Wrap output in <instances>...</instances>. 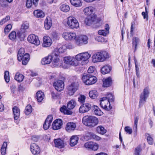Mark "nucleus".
<instances>
[{"mask_svg": "<svg viewBox=\"0 0 155 155\" xmlns=\"http://www.w3.org/2000/svg\"><path fill=\"white\" fill-rule=\"evenodd\" d=\"M109 58L108 53L106 51L97 52L92 57V60L94 63L102 62Z\"/></svg>", "mask_w": 155, "mask_h": 155, "instance_id": "f257e3e1", "label": "nucleus"}, {"mask_svg": "<svg viewBox=\"0 0 155 155\" xmlns=\"http://www.w3.org/2000/svg\"><path fill=\"white\" fill-rule=\"evenodd\" d=\"M98 121L96 117L92 116H85L83 118V123L86 126L93 127L97 125Z\"/></svg>", "mask_w": 155, "mask_h": 155, "instance_id": "f03ea898", "label": "nucleus"}, {"mask_svg": "<svg viewBox=\"0 0 155 155\" xmlns=\"http://www.w3.org/2000/svg\"><path fill=\"white\" fill-rule=\"evenodd\" d=\"M75 57L70 56L63 58V61L65 64L62 65V67L65 69L68 68L70 66H75L78 65V62L75 61Z\"/></svg>", "mask_w": 155, "mask_h": 155, "instance_id": "7ed1b4c3", "label": "nucleus"}, {"mask_svg": "<svg viewBox=\"0 0 155 155\" xmlns=\"http://www.w3.org/2000/svg\"><path fill=\"white\" fill-rule=\"evenodd\" d=\"M83 82L87 85H90L95 83L97 81L96 77L90 74L84 75L82 77Z\"/></svg>", "mask_w": 155, "mask_h": 155, "instance_id": "20e7f679", "label": "nucleus"}, {"mask_svg": "<svg viewBox=\"0 0 155 155\" xmlns=\"http://www.w3.org/2000/svg\"><path fill=\"white\" fill-rule=\"evenodd\" d=\"M52 66L53 67H58L62 65V60L60 59L58 53L55 52L52 53Z\"/></svg>", "mask_w": 155, "mask_h": 155, "instance_id": "39448f33", "label": "nucleus"}, {"mask_svg": "<svg viewBox=\"0 0 155 155\" xmlns=\"http://www.w3.org/2000/svg\"><path fill=\"white\" fill-rule=\"evenodd\" d=\"M149 89L148 87L145 88L143 92L141 94L140 96L139 107L142 106L146 102V100L149 96Z\"/></svg>", "mask_w": 155, "mask_h": 155, "instance_id": "423d86ee", "label": "nucleus"}, {"mask_svg": "<svg viewBox=\"0 0 155 155\" xmlns=\"http://www.w3.org/2000/svg\"><path fill=\"white\" fill-rule=\"evenodd\" d=\"M67 24L71 29H77L79 27V24L77 19L72 16L67 18Z\"/></svg>", "mask_w": 155, "mask_h": 155, "instance_id": "0eeeda50", "label": "nucleus"}, {"mask_svg": "<svg viewBox=\"0 0 155 155\" xmlns=\"http://www.w3.org/2000/svg\"><path fill=\"white\" fill-rule=\"evenodd\" d=\"M91 56V55L87 52H83L78 54L75 56V59L77 61L84 62L87 61Z\"/></svg>", "mask_w": 155, "mask_h": 155, "instance_id": "6e6552de", "label": "nucleus"}, {"mask_svg": "<svg viewBox=\"0 0 155 155\" xmlns=\"http://www.w3.org/2000/svg\"><path fill=\"white\" fill-rule=\"evenodd\" d=\"M78 84L77 82L72 83L67 87L68 92L70 95H73L78 90Z\"/></svg>", "mask_w": 155, "mask_h": 155, "instance_id": "1a4fd4ad", "label": "nucleus"}, {"mask_svg": "<svg viewBox=\"0 0 155 155\" xmlns=\"http://www.w3.org/2000/svg\"><path fill=\"white\" fill-rule=\"evenodd\" d=\"M100 104L102 108L107 110H109L111 108L110 102L104 97L101 98Z\"/></svg>", "mask_w": 155, "mask_h": 155, "instance_id": "9d476101", "label": "nucleus"}, {"mask_svg": "<svg viewBox=\"0 0 155 155\" xmlns=\"http://www.w3.org/2000/svg\"><path fill=\"white\" fill-rule=\"evenodd\" d=\"M62 37L66 40L72 41L77 38L76 34L74 32H64L62 35Z\"/></svg>", "mask_w": 155, "mask_h": 155, "instance_id": "9b49d317", "label": "nucleus"}, {"mask_svg": "<svg viewBox=\"0 0 155 155\" xmlns=\"http://www.w3.org/2000/svg\"><path fill=\"white\" fill-rule=\"evenodd\" d=\"M28 41L30 43L38 46L40 44L38 37L34 34L29 35L27 38Z\"/></svg>", "mask_w": 155, "mask_h": 155, "instance_id": "f8f14e48", "label": "nucleus"}, {"mask_svg": "<svg viewBox=\"0 0 155 155\" xmlns=\"http://www.w3.org/2000/svg\"><path fill=\"white\" fill-rule=\"evenodd\" d=\"M88 38L87 36L81 35L77 37L76 39V43L79 45H81L82 44H86L88 43Z\"/></svg>", "mask_w": 155, "mask_h": 155, "instance_id": "ddd939ff", "label": "nucleus"}, {"mask_svg": "<svg viewBox=\"0 0 155 155\" xmlns=\"http://www.w3.org/2000/svg\"><path fill=\"white\" fill-rule=\"evenodd\" d=\"M63 124L62 120L60 119L55 120L53 123L52 128L54 130L60 129Z\"/></svg>", "mask_w": 155, "mask_h": 155, "instance_id": "4468645a", "label": "nucleus"}, {"mask_svg": "<svg viewBox=\"0 0 155 155\" xmlns=\"http://www.w3.org/2000/svg\"><path fill=\"white\" fill-rule=\"evenodd\" d=\"M53 86L57 91H61L64 89V85L62 81L58 80L54 82Z\"/></svg>", "mask_w": 155, "mask_h": 155, "instance_id": "2eb2a0df", "label": "nucleus"}, {"mask_svg": "<svg viewBox=\"0 0 155 155\" xmlns=\"http://www.w3.org/2000/svg\"><path fill=\"white\" fill-rule=\"evenodd\" d=\"M84 147L93 150H97L98 148V144L92 142H87L84 145Z\"/></svg>", "mask_w": 155, "mask_h": 155, "instance_id": "dca6fc26", "label": "nucleus"}, {"mask_svg": "<svg viewBox=\"0 0 155 155\" xmlns=\"http://www.w3.org/2000/svg\"><path fill=\"white\" fill-rule=\"evenodd\" d=\"M42 46L44 47H49L51 46L52 41L51 39L48 36H45L43 38Z\"/></svg>", "mask_w": 155, "mask_h": 155, "instance_id": "f3484780", "label": "nucleus"}, {"mask_svg": "<svg viewBox=\"0 0 155 155\" xmlns=\"http://www.w3.org/2000/svg\"><path fill=\"white\" fill-rule=\"evenodd\" d=\"M30 150L34 155L38 154L40 152V149L39 147L35 143H32L31 144Z\"/></svg>", "mask_w": 155, "mask_h": 155, "instance_id": "a211bd4d", "label": "nucleus"}, {"mask_svg": "<svg viewBox=\"0 0 155 155\" xmlns=\"http://www.w3.org/2000/svg\"><path fill=\"white\" fill-rule=\"evenodd\" d=\"M91 107V105L89 103H86L83 104L79 108V112L81 113H84L90 110Z\"/></svg>", "mask_w": 155, "mask_h": 155, "instance_id": "6ab92c4d", "label": "nucleus"}, {"mask_svg": "<svg viewBox=\"0 0 155 155\" xmlns=\"http://www.w3.org/2000/svg\"><path fill=\"white\" fill-rule=\"evenodd\" d=\"M53 120V117L51 115H49L46 119L44 124V129L46 130L48 129L51 125Z\"/></svg>", "mask_w": 155, "mask_h": 155, "instance_id": "aec40b11", "label": "nucleus"}, {"mask_svg": "<svg viewBox=\"0 0 155 155\" xmlns=\"http://www.w3.org/2000/svg\"><path fill=\"white\" fill-rule=\"evenodd\" d=\"M21 35V33L19 31L16 33L15 31H13L9 34L8 37L10 39L14 40L17 38H20Z\"/></svg>", "mask_w": 155, "mask_h": 155, "instance_id": "412c9836", "label": "nucleus"}, {"mask_svg": "<svg viewBox=\"0 0 155 155\" xmlns=\"http://www.w3.org/2000/svg\"><path fill=\"white\" fill-rule=\"evenodd\" d=\"M76 127L75 123L72 122H68L66 125V130L69 132H70L75 130Z\"/></svg>", "mask_w": 155, "mask_h": 155, "instance_id": "4be33fe9", "label": "nucleus"}, {"mask_svg": "<svg viewBox=\"0 0 155 155\" xmlns=\"http://www.w3.org/2000/svg\"><path fill=\"white\" fill-rule=\"evenodd\" d=\"M52 59V54H51L42 58L41 60V63L43 65L49 64L51 62Z\"/></svg>", "mask_w": 155, "mask_h": 155, "instance_id": "5701e85b", "label": "nucleus"}, {"mask_svg": "<svg viewBox=\"0 0 155 155\" xmlns=\"http://www.w3.org/2000/svg\"><path fill=\"white\" fill-rule=\"evenodd\" d=\"M94 10V8L92 6H89L85 8L83 11L86 15H90L93 13Z\"/></svg>", "mask_w": 155, "mask_h": 155, "instance_id": "b1692460", "label": "nucleus"}, {"mask_svg": "<svg viewBox=\"0 0 155 155\" xmlns=\"http://www.w3.org/2000/svg\"><path fill=\"white\" fill-rule=\"evenodd\" d=\"M109 25L106 24L105 25V29L99 30L98 31V33L99 35L106 36L109 33Z\"/></svg>", "mask_w": 155, "mask_h": 155, "instance_id": "393cba45", "label": "nucleus"}, {"mask_svg": "<svg viewBox=\"0 0 155 155\" xmlns=\"http://www.w3.org/2000/svg\"><path fill=\"white\" fill-rule=\"evenodd\" d=\"M54 142L55 147L58 148H62L64 147V143L63 140L60 138L54 139Z\"/></svg>", "mask_w": 155, "mask_h": 155, "instance_id": "a878e982", "label": "nucleus"}, {"mask_svg": "<svg viewBox=\"0 0 155 155\" xmlns=\"http://www.w3.org/2000/svg\"><path fill=\"white\" fill-rule=\"evenodd\" d=\"M12 110L14 119L15 120H18L20 115L19 109L17 107H14L13 108Z\"/></svg>", "mask_w": 155, "mask_h": 155, "instance_id": "bb28decb", "label": "nucleus"}, {"mask_svg": "<svg viewBox=\"0 0 155 155\" xmlns=\"http://www.w3.org/2000/svg\"><path fill=\"white\" fill-rule=\"evenodd\" d=\"M79 138L78 136H72L70 140V145L71 147L75 146L78 143Z\"/></svg>", "mask_w": 155, "mask_h": 155, "instance_id": "cd10ccee", "label": "nucleus"}, {"mask_svg": "<svg viewBox=\"0 0 155 155\" xmlns=\"http://www.w3.org/2000/svg\"><path fill=\"white\" fill-rule=\"evenodd\" d=\"M52 26L51 20L50 17H47L44 21V26L47 30L49 29Z\"/></svg>", "mask_w": 155, "mask_h": 155, "instance_id": "c85d7f7f", "label": "nucleus"}, {"mask_svg": "<svg viewBox=\"0 0 155 155\" xmlns=\"http://www.w3.org/2000/svg\"><path fill=\"white\" fill-rule=\"evenodd\" d=\"M45 97L43 92L41 91H38L36 95V98L38 102H41Z\"/></svg>", "mask_w": 155, "mask_h": 155, "instance_id": "c756f323", "label": "nucleus"}, {"mask_svg": "<svg viewBox=\"0 0 155 155\" xmlns=\"http://www.w3.org/2000/svg\"><path fill=\"white\" fill-rule=\"evenodd\" d=\"M70 1L71 4L76 7L79 8L82 5L81 0H70Z\"/></svg>", "mask_w": 155, "mask_h": 155, "instance_id": "7c9ffc66", "label": "nucleus"}, {"mask_svg": "<svg viewBox=\"0 0 155 155\" xmlns=\"http://www.w3.org/2000/svg\"><path fill=\"white\" fill-rule=\"evenodd\" d=\"M60 9L62 12H67L70 10V8L67 4H61L59 7Z\"/></svg>", "mask_w": 155, "mask_h": 155, "instance_id": "2f4dec72", "label": "nucleus"}, {"mask_svg": "<svg viewBox=\"0 0 155 155\" xmlns=\"http://www.w3.org/2000/svg\"><path fill=\"white\" fill-rule=\"evenodd\" d=\"M29 54L28 53L25 54L24 55L22 56L21 61L22 64L24 65H26L30 59Z\"/></svg>", "mask_w": 155, "mask_h": 155, "instance_id": "473e14b6", "label": "nucleus"}, {"mask_svg": "<svg viewBox=\"0 0 155 155\" xmlns=\"http://www.w3.org/2000/svg\"><path fill=\"white\" fill-rule=\"evenodd\" d=\"M33 13L34 16L37 18H43L45 16L44 13L41 10H35Z\"/></svg>", "mask_w": 155, "mask_h": 155, "instance_id": "72a5a7b5", "label": "nucleus"}, {"mask_svg": "<svg viewBox=\"0 0 155 155\" xmlns=\"http://www.w3.org/2000/svg\"><path fill=\"white\" fill-rule=\"evenodd\" d=\"M139 119V117L137 116L135 117L134 118V123L133 129L135 135H137V124Z\"/></svg>", "mask_w": 155, "mask_h": 155, "instance_id": "f704fd0d", "label": "nucleus"}, {"mask_svg": "<svg viewBox=\"0 0 155 155\" xmlns=\"http://www.w3.org/2000/svg\"><path fill=\"white\" fill-rule=\"evenodd\" d=\"M60 110L61 113L65 114L71 115L72 113V112L71 110L67 109L65 105L61 107Z\"/></svg>", "mask_w": 155, "mask_h": 155, "instance_id": "c9c22d12", "label": "nucleus"}, {"mask_svg": "<svg viewBox=\"0 0 155 155\" xmlns=\"http://www.w3.org/2000/svg\"><path fill=\"white\" fill-rule=\"evenodd\" d=\"M76 103L74 99H72L68 103L67 108L68 109L71 110L73 109L76 105Z\"/></svg>", "mask_w": 155, "mask_h": 155, "instance_id": "e433bc0d", "label": "nucleus"}, {"mask_svg": "<svg viewBox=\"0 0 155 155\" xmlns=\"http://www.w3.org/2000/svg\"><path fill=\"white\" fill-rule=\"evenodd\" d=\"M112 82L111 78L109 77L103 80V86L104 87H108L111 84Z\"/></svg>", "mask_w": 155, "mask_h": 155, "instance_id": "4c0bfd02", "label": "nucleus"}, {"mask_svg": "<svg viewBox=\"0 0 155 155\" xmlns=\"http://www.w3.org/2000/svg\"><path fill=\"white\" fill-rule=\"evenodd\" d=\"M24 78V76L19 72L16 73L15 77V79L19 82L22 81Z\"/></svg>", "mask_w": 155, "mask_h": 155, "instance_id": "58836bf2", "label": "nucleus"}, {"mask_svg": "<svg viewBox=\"0 0 155 155\" xmlns=\"http://www.w3.org/2000/svg\"><path fill=\"white\" fill-rule=\"evenodd\" d=\"M111 69V67L108 65H106L103 67L101 69V73L104 74L109 73Z\"/></svg>", "mask_w": 155, "mask_h": 155, "instance_id": "ea45409f", "label": "nucleus"}, {"mask_svg": "<svg viewBox=\"0 0 155 155\" xmlns=\"http://www.w3.org/2000/svg\"><path fill=\"white\" fill-rule=\"evenodd\" d=\"M140 42V39L138 37H134L132 39V46L135 47V51L136 50L137 46Z\"/></svg>", "mask_w": 155, "mask_h": 155, "instance_id": "a19ab883", "label": "nucleus"}, {"mask_svg": "<svg viewBox=\"0 0 155 155\" xmlns=\"http://www.w3.org/2000/svg\"><path fill=\"white\" fill-rule=\"evenodd\" d=\"M25 50L24 48H21L20 49L17 55V58L18 61H21L22 56L25 54Z\"/></svg>", "mask_w": 155, "mask_h": 155, "instance_id": "79ce46f5", "label": "nucleus"}, {"mask_svg": "<svg viewBox=\"0 0 155 155\" xmlns=\"http://www.w3.org/2000/svg\"><path fill=\"white\" fill-rule=\"evenodd\" d=\"M66 49V47L65 46H61L58 48H57L55 49L53 52H55L57 53H58L59 55L60 53H63L64 52Z\"/></svg>", "mask_w": 155, "mask_h": 155, "instance_id": "37998d69", "label": "nucleus"}, {"mask_svg": "<svg viewBox=\"0 0 155 155\" xmlns=\"http://www.w3.org/2000/svg\"><path fill=\"white\" fill-rule=\"evenodd\" d=\"M98 95V93L95 90L90 91L89 92V96L92 99H95Z\"/></svg>", "mask_w": 155, "mask_h": 155, "instance_id": "c03bdc74", "label": "nucleus"}, {"mask_svg": "<svg viewBox=\"0 0 155 155\" xmlns=\"http://www.w3.org/2000/svg\"><path fill=\"white\" fill-rule=\"evenodd\" d=\"M94 114L96 115L101 116L103 114V112L97 106H94Z\"/></svg>", "mask_w": 155, "mask_h": 155, "instance_id": "a18cd8bd", "label": "nucleus"}, {"mask_svg": "<svg viewBox=\"0 0 155 155\" xmlns=\"http://www.w3.org/2000/svg\"><path fill=\"white\" fill-rule=\"evenodd\" d=\"M7 144L6 142H4L1 149V152L2 155H5Z\"/></svg>", "mask_w": 155, "mask_h": 155, "instance_id": "49530a36", "label": "nucleus"}, {"mask_svg": "<svg viewBox=\"0 0 155 155\" xmlns=\"http://www.w3.org/2000/svg\"><path fill=\"white\" fill-rule=\"evenodd\" d=\"M97 130L98 133L102 134H104L106 132V130L102 126H98L97 128Z\"/></svg>", "mask_w": 155, "mask_h": 155, "instance_id": "de8ad7c7", "label": "nucleus"}, {"mask_svg": "<svg viewBox=\"0 0 155 155\" xmlns=\"http://www.w3.org/2000/svg\"><path fill=\"white\" fill-rule=\"evenodd\" d=\"M32 108L30 105H28L26 107L25 110V113L26 115L30 114L32 111Z\"/></svg>", "mask_w": 155, "mask_h": 155, "instance_id": "09e8293b", "label": "nucleus"}, {"mask_svg": "<svg viewBox=\"0 0 155 155\" xmlns=\"http://www.w3.org/2000/svg\"><path fill=\"white\" fill-rule=\"evenodd\" d=\"M86 97L84 95H80L78 97V101L81 103H83L85 102Z\"/></svg>", "mask_w": 155, "mask_h": 155, "instance_id": "8fccbe9b", "label": "nucleus"}, {"mask_svg": "<svg viewBox=\"0 0 155 155\" xmlns=\"http://www.w3.org/2000/svg\"><path fill=\"white\" fill-rule=\"evenodd\" d=\"M12 27V25L11 24L8 25L4 29V32L5 34H7L8 32L10 31Z\"/></svg>", "mask_w": 155, "mask_h": 155, "instance_id": "3c124183", "label": "nucleus"}, {"mask_svg": "<svg viewBox=\"0 0 155 155\" xmlns=\"http://www.w3.org/2000/svg\"><path fill=\"white\" fill-rule=\"evenodd\" d=\"M105 97L106 98V100H107L109 101V102H113L114 101V96L111 94L109 93Z\"/></svg>", "mask_w": 155, "mask_h": 155, "instance_id": "603ef678", "label": "nucleus"}, {"mask_svg": "<svg viewBox=\"0 0 155 155\" xmlns=\"http://www.w3.org/2000/svg\"><path fill=\"white\" fill-rule=\"evenodd\" d=\"M4 79L5 81L8 82L9 81L10 78L9 72L8 71H5L4 72Z\"/></svg>", "mask_w": 155, "mask_h": 155, "instance_id": "864d4df0", "label": "nucleus"}, {"mask_svg": "<svg viewBox=\"0 0 155 155\" xmlns=\"http://www.w3.org/2000/svg\"><path fill=\"white\" fill-rule=\"evenodd\" d=\"M10 17L9 16H7L5 18H3L0 21V25H2L5 23L7 21L10 20Z\"/></svg>", "mask_w": 155, "mask_h": 155, "instance_id": "5fc2aeb1", "label": "nucleus"}, {"mask_svg": "<svg viewBox=\"0 0 155 155\" xmlns=\"http://www.w3.org/2000/svg\"><path fill=\"white\" fill-rule=\"evenodd\" d=\"M95 39L99 42H104L107 41V40L101 36H97L95 37Z\"/></svg>", "mask_w": 155, "mask_h": 155, "instance_id": "6e6d98bb", "label": "nucleus"}, {"mask_svg": "<svg viewBox=\"0 0 155 155\" xmlns=\"http://www.w3.org/2000/svg\"><path fill=\"white\" fill-rule=\"evenodd\" d=\"M124 130L128 134H131L132 133V129L129 126L126 127L124 128Z\"/></svg>", "mask_w": 155, "mask_h": 155, "instance_id": "4d7b16f0", "label": "nucleus"}, {"mask_svg": "<svg viewBox=\"0 0 155 155\" xmlns=\"http://www.w3.org/2000/svg\"><path fill=\"white\" fill-rule=\"evenodd\" d=\"M29 27V23L27 22H24L22 25L21 28L24 29H27Z\"/></svg>", "mask_w": 155, "mask_h": 155, "instance_id": "13d9d810", "label": "nucleus"}, {"mask_svg": "<svg viewBox=\"0 0 155 155\" xmlns=\"http://www.w3.org/2000/svg\"><path fill=\"white\" fill-rule=\"evenodd\" d=\"M33 2L32 0H27L26 2V6L28 8H29L32 6Z\"/></svg>", "mask_w": 155, "mask_h": 155, "instance_id": "bf43d9fd", "label": "nucleus"}, {"mask_svg": "<svg viewBox=\"0 0 155 155\" xmlns=\"http://www.w3.org/2000/svg\"><path fill=\"white\" fill-rule=\"evenodd\" d=\"M148 135V136L147 138V142L149 144L152 145L153 143V140L149 134Z\"/></svg>", "mask_w": 155, "mask_h": 155, "instance_id": "052dcab7", "label": "nucleus"}, {"mask_svg": "<svg viewBox=\"0 0 155 155\" xmlns=\"http://www.w3.org/2000/svg\"><path fill=\"white\" fill-rule=\"evenodd\" d=\"M141 150L140 147H138L135 148L134 155H140V152Z\"/></svg>", "mask_w": 155, "mask_h": 155, "instance_id": "680f3d73", "label": "nucleus"}, {"mask_svg": "<svg viewBox=\"0 0 155 155\" xmlns=\"http://www.w3.org/2000/svg\"><path fill=\"white\" fill-rule=\"evenodd\" d=\"M95 68L94 66H90L87 70V72L89 73H92L94 72L95 70Z\"/></svg>", "mask_w": 155, "mask_h": 155, "instance_id": "e2e57ef3", "label": "nucleus"}, {"mask_svg": "<svg viewBox=\"0 0 155 155\" xmlns=\"http://www.w3.org/2000/svg\"><path fill=\"white\" fill-rule=\"evenodd\" d=\"M145 9H146V13H145L144 12H143L142 13V15L143 16V18L144 19H145L146 18L147 20H148V14L147 12V9H146V8L145 7Z\"/></svg>", "mask_w": 155, "mask_h": 155, "instance_id": "0e129e2a", "label": "nucleus"}, {"mask_svg": "<svg viewBox=\"0 0 155 155\" xmlns=\"http://www.w3.org/2000/svg\"><path fill=\"white\" fill-rule=\"evenodd\" d=\"M82 138L84 139V140H87L90 138V134H87L85 135H84Z\"/></svg>", "mask_w": 155, "mask_h": 155, "instance_id": "69168bd1", "label": "nucleus"}, {"mask_svg": "<svg viewBox=\"0 0 155 155\" xmlns=\"http://www.w3.org/2000/svg\"><path fill=\"white\" fill-rule=\"evenodd\" d=\"M39 137L37 136H33L31 137V140L34 142H37L39 140Z\"/></svg>", "mask_w": 155, "mask_h": 155, "instance_id": "338daca9", "label": "nucleus"}, {"mask_svg": "<svg viewBox=\"0 0 155 155\" xmlns=\"http://www.w3.org/2000/svg\"><path fill=\"white\" fill-rule=\"evenodd\" d=\"M92 138L97 140H100L101 139V138L100 137L96 135L95 134H92L91 135Z\"/></svg>", "mask_w": 155, "mask_h": 155, "instance_id": "774afa93", "label": "nucleus"}]
</instances>
